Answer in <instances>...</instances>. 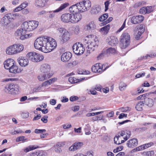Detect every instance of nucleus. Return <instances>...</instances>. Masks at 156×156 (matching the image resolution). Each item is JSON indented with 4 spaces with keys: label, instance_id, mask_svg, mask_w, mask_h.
Segmentation results:
<instances>
[{
    "label": "nucleus",
    "instance_id": "3",
    "mask_svg": "<svg viewBox=\"0 0 156 156\" xmlns=\"http://www.w3.org/2000/svg\"><path fill=\"white\" fill-rule=\"evenodd\" d=\"M23 49V46L22 44H15L8 47L6 50V52L9 55H14L20 53Z\"/></svg>",
    "mask_w": 156,
    "mask_h": 156
},
{
    "label": "nucleus",
    "instance_id": "27",
    "mask_svg": "<svg viewBox=\"0 0 156 156\" xmlns=\"http://www.w3.org/2000/svg\"><path fill=\"white\" fill-rule=\"evenodd\" d=\"M144 104H145V105L150 107L152 106L154 103L153 100L152 99L146 97L144 98Z\"/></svg>",
    "mask_w": 156,
    "mask_h": 156
},
{
    "label": "nucleus",
    "instance_id": "56",
    "mask_svg": "<svg viewBox=\"0 0 156 156\" xmlns=\"http://www.w3.org/2000/svg\"><path fill=\"white\" fill-rule=\"evenodd\" d=\"M46 12L44 10H42L37 13V15L38 16H41L45 14Z\"/></svg>",
    "mask_w": 156,
    "mask_h": 156
},
{
    "label": "nucleus",
    "instance_id": "55",
    "mask_svg": "<svg viewBox=\"0 0 156 156\" xmlns=\"http://www.w3.org/2000/svg\"><path fill=\"white\" fill-rule=\"evenodd\" d=\"M24 133L21 130L19 129L17 130H15L13 132L11 133L12 135H15L16 134L21 133Z\"/></svg>",
    "mask_w": 156,
    "mask_h": 156
},
{
    "label": "nucleus",
    "instance_id": "44",
    "mask_svg": "<svg viewBox=\"0 0 156 156\" xmlns=\"http://www.w3.org/2000/svg\"><path fill=\"white\" fill-rule=\"evenodd\" d=\"M106 69H91L92 71L94 73H101L105 70Z\"/></svg>",
    "mask_w": 156,
    "mask_h": 156
},
{
    "label": "nucleus",
    "instance_id": "40",
    "mask_svg": "<svg viewBox=\"0 0 156 156\" xmlns=\"http://www.w3.org/2000/svg\"><path fill=\"white\" fill-rule=\"evenodd\" d=\"M108 16V14L105 13L102 15L99 18V20L100 21H103L107 19Z\"/></svg>",
    "mask_w": 156,
    "mask_h": 156
},
{
    "label": "nucleus",
    "instance_id": "38",
    "mask_svg": "<svg viewBox=\"0 0 156 156\" xmlns=\"http://www.w3.org/2000/svg\"><path fill=\"white\" fill-rule=\"evenodd\" d=\"M156 56V54H151V55H147L145 56H143V57H141L140 58H139V59L140 60H142L143 59H146L147 58H153L155 57Z\"/></svg>",
    "mask_w": 156,
    "mask_h": 156
},
{
    "label": "nucleus",
    "instance_id": "11",
    "mask_svg": "<svg viewBox=\"0 0 156 156\" xmlns=\"http://www.w3.org/2000/svg\"><path fill=\"white\" fill-rule=\"evenodd\" d=\"M69 5L68 3H65L61 5L60 6L56 9L53 11L49 12L50 14H48V17L49 19L53 18L55 15V12H58L62 11L64 9L68 7Z\"/></svg>",
    "mask_w": 156,
    "mask_h": 156
},
{
    "label": "nucleus",
    "instance_id": "31",
    "mask_svg": "<svg viewBox=\"0 0 156 156\" xmlns=\"http://www.w3.org/2000/svg\"><path fill=\"white\" fill-rule=\"evenodd\" d=\"M114 142L117 144H119L124 143V141L122 140V137L118 135V136L114 138Z\"/></svg>",
    "mask_w": 156,
    "mask_h": 156
},
{
    "label": "nucleus",
    "instance_id": "42",
    "mask_svg": "<svg viewBox=\"0 0 156 156\" xmlns=\"http://www.w3.org/2000/svg\"><path fill=\"white\" fill-rule=\"evenodd\" d=\"M36 147H34V146H30L24 149V152L27 153L30 151L36 149Z\"/></svg>",
    "mask_w": 156,
    "mask_h": 156
},
{
    "label": "nucleus",
    "instance_id": "7",
    "mask_svg": "<svg viewBox=\"0 0 156 156\" xmlns=\"http://www.w3.org/2000/svg\"><path fill=\"white\" fill-rule=\"evenodd\" d=\"M27 57L30 60L34 62H38L44 59V56L41 55L35 52L28 53Z\"/></svg>",
    "mask_w": 156,
    "mask_h": 156
},
{
    "label": "nucleus",
    "instance_id": "63",
    "mask_svg": "<svg viewBox=\"0 0 156 156\" xmlns=\"http://www.w3.org/2000/svg\"><path fill=\"white\" fill-rule=\"evenodd\" d=\"M78 99V98L77 96H71L69 99L70 101H73L76 100H77Z\"/></svg>",
    "mask_w": 156,
    "mask_h": 156
},
{
    "label": "nucleus",
    "instance_id": "22",
    "mask_svg": "<svg viewBox=\"0 0 156 156\" xmlns=\"http://www.w3.org/2000/svg\"><path fill=\"white\" fill-rule=\"evenodd\" d=\"M71 23H76L79 21L82 18L81 15L79 13L72 15Z\"/></svg>",
    "mask_w": 156,
    "mask_h": 156
},
{
    "label": "nucleus",
    "instance_id": "29",
    "mask_svg": "<svg viewBox=\"0 0 156 156\" xmlns=\"http://www.w3.org/2000/svg\"><path fill=\"white\" fill-rule=\"evenodd\" d=\"M10 18L9 16H4L1 20V23L4 25H8L10 22L9 19Z\"/></svg>",
    "mask_w": 156,
    "mask_h": 156
},
{
    "label": "nucleus",
    "instance_id": "12",
    "mask_svg": "<svg viewBox=\"0 0 156 156\" xmlns=\"http://www.w3.org/2000/svg\"><path fill=\"white\" fill-rule=\"evenodd\" d=\"M3 65L5 68H14L18 67L15 62L12 58L5 60L4 62Z\"/></svg>",
    "mask_w": 156,
    "mask_h": 156
},
{
    "label": "nucleus",
    "instance_id": "53",
    "mask_svg": "<svg viewBox=\"0 0 156 156\" xmlns=\"http://www.w3.org/2000/svg\"><path fill=\"white\" fill-rule=\"evenodd\" d=\"M144 32V30L142 29V31H138L137 34L136 35L135 38L136 39L138 40H139L140 38V36Z\"/></svg>",
    "mask_w": 156,
    "mask_h": 156
},
{
    "label": "nucleus",
    "instance_id": "8",
    "mask_svg": "<svg viewBox=\"0 0 156 156\" xmlns=\"http://www.w3.org/2000/svg\"><path fill=\"white\" fill-rule=\"evenodd\" d=\"M19 90V86L17 84L11 83L5 86L4 90L6 93L15 94L18 92Z\"/></svg>",
    "mask_w": 156,
    "mask_h": 156
},
{
    "label": "nucleus",
    "instance_id": "4",
    "mask_svg": "<svg viewBox=\"0 0 156 156\" xmlns=\"http://www.w3.org/2000/svg\"><path fill=\"white\" fill-rule=\"evenodd\" d=\"M41 72L42 73L40 74L37 77L39 81H42L50 78L53 74V71L50 69H41Z\"/></svg>",
    "mask_w": 156,
    "mask_h": 156
},
{
    "label": "nucleus",
    "instance_id": "51",
    "mask_svg": "<svg viewBox=\"0 0 156 156\" xmlns=\"http://www.w3.org/2000/svg\"><path fill=\"white\" fill-rule=\"evenodd\" d=\"M101 66V63H98L92 66L91 68H102Z\"/></svg>",
    "mask_w": 156,
    "mask_h": 156
},
{
    "label": "nucleus",
    "instance_id": "15",
    "mask_svg": "<svg viewBox=\"0 0 156 156\" xmlns=\"http://www.w3.org/2000/svg\"><path fill=\"white\" fill-rule=\"evenodd\" d=\"M144 19V17L143 16H134L131 18V22L132 23L134 24L139 23L142 21Z\"/></svg>",
    "mask_w": 156,
    "mask_h": 156
},
{
    "label": "nucleus",
    "instance_id": "45",
    "mask_svg": "<svg viewBox=\"0 0 156 156\" xmlns=\"http://www.w3.org/2000/svg\"><path fill=\"white\" fill-rule=\"evenodd\" d=\"M80 70L79 71L78 74H89L90 72L89 71L86 70L84 69H80Z\"/></svg>",
    "mask_w": 156,
    "mask_h": 156
},
{
    "label": "nucleus",
    "instance_id": "24",
    "mask_svg": "<svg viewBox=\"0 0 156 156\" xmlns=\"http://www.w3.org/2000/svg\"><path fill=\"white\" fill-rule=\"evenodd\" d=\"M96 26L94 21H91L86 25L84 29L87 30H94L96 28Z\"/></svg>",
    "mask_w": 156,
    "mask_h": 156
},
{
    "label": "nucleus",
    "instance_id": "50",
    "mask_svg": "<svg viewBox=\"0 0 156 156\" xmlns=\"http://www.w3.org/2000/svg\"><path fill=\"white\" fill-rule=\"evenodd\" d=\"M41 87L39 86L37 87L34 88L32 89L33 92H37L40 91L41 90Z\"/></svg>",
    "mask_w": 156,
    "mask_h": 156
},
{
    "label": "nucleus",
    "instance_id": "47",
    "mask_svg": "<svg viewBox=\"0 0 156 156\" xmlns=\"http://www.w3.org/2000/svg\"><path fill=\"white\" fill-rule=\"evenodd\" d=\"M146 7V11L147 12V13H149L152 12L154 10V7L153 6H148Z\"/></svg>",
    "mask_w": 156,
    "mask_h": 156
},
{
    "label": "nucleus",
    "instance_id": "32",
    "mask_svg": "<svg viewBox=\"0 0 156 156\" xmlns=\"http://www.w3.org/2000/svg\"><path fill=\"white\" fill-rule=\"evenodd\" d=\"M77 5H78V8H79V12L82 13L86 11V9L84 8V4L82 1L77 3Z\"/></svg>",
    "mask_w": 156,
    "mask_h": 156
},
{
    "label": "nucleus",
    "instance_id": "54",
    "mask_svg": "<svg viewBox=\"0 0 156 156\" xmlns=\"http://www.w3.org/2000/svg\"><path fill=\"white\" fill-rule=\"evenodd\" d=\"M46 131V130L45 129H36L35 130V132L37 133H42L45 132Z\"/></svg>",
    "mask_w": 156,
    "mask_h": 156
},
{
    "label": "nucleus",
    "instance_id": "17",
    "mask_svg": "<svg viewBox=\"0 0 156 156\" xmlns=\"http://www.w3.org/2000/svg\"><path fill=\"white\" fill-rule=\"evenodd\" d=\"M19 65L22 67H25L27 66L29 63L28 60L25 57L21 56L17 59Z\"/></svg>",
    "mask_w": 156,
    "mask_h": 156
},
{
    "label": "nucleus",
    "instance_id": "28",
    "mask_svg": "<svg viewBox=\"0 0 156 156\" xmlns=\"http://www.w3.org/2000/svg\"><path fill=\"white\" fill-rule=\"evenodd\" d=\"M110 29V25L108 24L106 26L101 28L100 31L102 34L106 35L108 33V32Z\"/></svg>",
    "mask_w": 156,
    "mask_h": 156
},
{
    "label": "nucleus",
    "instance_id": "19",
    "mask_svg": "<svg viewBox=\"0 0 156 156\" xmlns=\"http://www.w3.org/2000/svg\"><path fill=\"white\" fill-rule=\"evenodd\" d=\"M118 39L114 36H111L106 39V42L111 46L116 45L118 43Z\"/></svg>",
    "mask_w": 156,
    "mask_h": 156
},
{
    "label": "nucleus",
    "instance_id": "39",
    "mask_svg": "<svg viewBox=\"0 0 156 156\" xmlns=\"http://www.w3.org/2000/svg\"><path fill=\"white\" fill-rule=\"evenodd\" d=\"M127 86V85L126 83L123 82H121L119 85V89L121 91H123L125 89Z\"/></svg>",
    "mask_w": 156,
    "mask_h": 156
},
{
    "label": "nucleus",
    "instance_id": "1",
    "mask_svg": "<svg viewBox=\"0 0 156 156\" xmlns=\"http://www.w3.org/2000/svg\"><path fill=\"white\" fill-rule=\"evenodd\" d=\"M48 36H42L37 38L34 41V48L44 52L47 53L50 50V48L47 45Z\"/></svg>",
    "mask_w": 156,
    "mask_h": 156
},
{
    "label": "nucleus",
    "instance_id": "6",
    "mask_svg": "<svg viewBox=\"0 0 156 156\" xmlns=\"http://www.w3.org/2000/svg\"><path fill=\"white\" fill-rule=\"evenodd\" d=\"M39 24L38 21L36 20L25 22L23 23V27L26 29L27 31L33 30L36 29Z\"/></svg>",
    "mask_w": 156,
    "mask_h": 156
},
{
    "label": "nucleus",
    "instance_id": "2",
    "mask_svg": "<svg viewBox=\"0 0 156 156\" xmlns=\"http://www.w3.org/2000/svg\"><path fill=\"white\" fill-rule=\"evenodd\" d=\"M85 43L86 49L87 52L90 53L94 51V48L97 46L98 44V37L94 35H90L87 36L85 37Z\"/></svg>",
    "mask_w": 156,
    "mask_h": 156
},
{
    "label": "nucleus",
    "instance_id": "43",
    "mask_svg": "<svg viewBox=\"0 0 156 156\" xmlns=\"http://www.w3.org/2000/svg\"><path fill=\"white\" fill-rule=\"evenodd\" d=\"M68 80L69 82L72 83H76L79 81L78 79H76L75 78L73 77H70Z\"/></svg>",
    "mask_w": 156,
    "mask_h": 156
},
{
    "label": "nucleus",
    "instance_id": "34",
    "mask_svg": "<svg viewBox=\"0 0 156 156\" xmlns=\"http://www.w3.org/2000/svg\"><path fill=\"white\" fill-rule=\"evenodd\" d=\"M144 103L142 101H140L138 102L136 106V108L137 110L140 111L143 110V107Z\"/></svg>",
    "mask_w": 156,
    "mask_h": 156
},
{
    "label": "nucleus",
    "instance_id": "60",
    "mask_svg": "<svg viewBox=\"0 0 156 156\" xmlns=\"http://www.w3.org/2000/svg\"><path fill=\"white\" fill-rule=\"evenodd\" d=\"M48 118V116H47L45 115L41 119V120L44 123H46L48 122V119L47 118Z\"/></svg>",
    "mask_w": 156,
    "mask_h": 156
},
{
    "label": "nucleus",
    "instance_id": "20",
    "mask_svg": "<svg viewBox=\"0 0 156 156\" xmlns=\"http://www.w3.org/2000/svg\"><path fill=\"white\" fill-rule=\"evenodd\" d=\"M48 0H36L35 6L39 8H43L46 6Z\"/></svg>",
    "mask_w": 156,
    "mask_h": 156
},
{
    "label": "nucleus",
    "instance_id": "41",
    "mask_svg": "<svg viewBox=\"0 0 156 156\" xmlns=\"http://www.w3.org/2000/svg\"><path fill=\"white\" fill-rule=\"evenodd\" d=\"M116 52V50L114 48H109L107 50V53L109 54H115Z\"/></svg>",
    "mask_w": 156,
    "mask_h": 156
},
{
    "label": "nucleus",
    "instance_id": "9",
    "mask_svg": "<svg viewBox=\"0 0 156 156\" xmlns=\"http://www.w3.org/2000/svg\"><path fill=\"white\" fill-rule=\"evenodd\" d=\"M73 50L74 53L77 55H80L83 54L85 48L83 44L79 43H76L73 46Z\"/></svg>",
    "mask_w": 156,
    "mask_h": 156
},
{
    "label": "nucleus",
    "instance_id": "37",
    "mask_svg": "<svg viewBox=\"0 0 156 156\" xmlns=\"http://www.w3.org/2000/svg\"><path fill=\"white\" fill-rule=\"evenodd\" d=\"M27 138H25V137L23 136H21L16 138V142H19L22 141L23 142H24L27 141Z\"/></svg>",
    "mask_w": 156,
    "mask_h": 156
},
{
    "label": "nucleus",
    "instance_id": "57",
    "mask_svg": "<svg viewBox=\"0 0 156 156\" xmlns=\"http://www.w3.org/2000/svg\"><path fill=\"white\" fill-rule=\"evenodd\" d=\"M145 147L144 146V144L141 145L139 147H138L136 148V151H139L140 150H143L145 149L144 148Z\"/></svg>",
    "mask_w": 156,
    "mask_h": 156
},
{
    "label": "nucleus",
    "instance_id": "61",
    "mask_svg": "<svg viewBox=\"0 0 156 156\" xmlns=\"http://www.w3.org/2000/svg\"><path fill=\"white\" fill-rule=\"evenodd\" d=\"M154 144L152 142H150L149 143L145 144H144V146L145 147L144 148L145 149L153 145Z\"/></svg>",
    "mask_w": 156,
    "mask_h": 156
},
{
    "label": "nucleus",
    "instance_id": "21",
    "mask_svg": "<svg viewBox=\"0 0 156 156\" xmlns=\"http://www.w3.org/2000/svg\"><path fill=\"white\" fill-rule=\"evenodd\" d=\"M137 145L138 140L136 138L131 139L128 141L126 143V145L129 148H133Z\"/></svg>",
    "mask_w": 156,
    "mask_h": 156
},
{
    "label": "nucleus",
    "instance_id": "52",
    "mask_svg": "<svg viewBox=\"0 0 156 156\" xmlns=\"http://www.w3.org/2000/svg\"><path fill=\"white\" fill-rule=\"evenodd\" d=\"M41 67V68H51L50 65L47 63H44L42 64Z\"/></svg>",
    "mask_w": 156,
    "mask_h": 156
},
{
    "label": "nucleus",
    "instance_id": "13",
    "mask_svg": "<svg viewBox=\"0 0 156 156\" xmlns=\"http://www.w3.org/2000/svg\"><path fill=\"white\" fill-rule=\"evenodd\" d=\"M48 44L47 45L48 47H49L50 49V50L49 51L47 52V53L51 51L52 50L55 49L57 46V43L52 38V37H49L48 36Z\"/></svg>",
    "mask_w": 156,
    "mask_h": 156
},
{
    "label": "nucleus",
    "instance_id": "23",
    "mask_svg": "<svg viewBox=\"0 0 156 156\" xmlns=\"http://www.w3.org/2000/svg\"><path fill=\"white\" fill-rule=\"evenodd\" d=\"M72 54L69 52H65L63 53L61 56V60L64 62L69 61L71 58Z\"/></svg>",
    "mask_w": 156,
    "mask_h": 156
},
{
    "label": "nucleus",
    "instance_id": "26",
    "mask_svg": "<svg viewBox=\"0 0 156 156\" xmlns=\"http://www.w3.org/2000/svg\"><path fill=\"white\" fill-rule=\"evenodd\" d=\"M78 5L77 3L72 5L69 8V11L70 13H74L79 12Z\"/></svg>",
    "mask_w": 156,
    "mask_h": 156
},
{
    "label": "nucleus",
    "instance_id": "64",
    "mask_svg": "<svg viewBox=\"0 0 156 156\" xmlns=\"http://www.w3.org/2000/svg\"><path fill=\"white\" fill-rule=\"evenodd\" d=\"M22 9L26 8L27 6V2H25L20 5Z\"/></svg>",
    "mask_w": 156,
    "mask_h": 156
},
{
    "label": "nucleus",
    "instance_id": "5",
    "mask_svg": "<svg viewBox=\"0 0 156 156\" xmlns=\"http://www.w3.org/2000/svg\"><path fill=\"white\" fill-rule=\"evenodd\" d=\"M130 36L127 33H123L121 36L120 46L121 48H125L130 44Z\"/></svg>",
    "mask_w": 156,
    "mask_h": 156
},
{
    "label": "nucleus",
    "instance_id": "46",
    "mask_svg": "<svg viewBox=\"0 0 156 156\" xmlns=\"http://www.w3.org/2000/svg\"><path fill=\"white\" fill-rule=\"evenodd\" d=\"M145 2H137L134 5V7L136 8L144 4Z\"/></svg>",
    "mask_w": 156,
    "mask_h": 156
},
{
    "label": "nucleus",
    "instance_id": "33",
    "mask_svg": "<svg viewBox=\"0 0 156 156\" xmlns=\"http://www.w3.org/2000/svg\"><path fill=\"white\" fill-rule=\"evenodd\" d=\"M32 154H33V156H47L46 153L43 151L34 152Z\"/></svg>",
    "mask_w": 156,
    "mask_h": 156
},
{
    "label": "nucleus",
    "instance_id": "14",
    "mask_svg": "<svg viewBox=\"0 0 156 156\" xmlns=\"http://www.w3.org/2000/svg\"><path fill=\"white\" fill-rule=\"evenodd\" d=\"M118 135L122 137V140L124 141V142L129 138L131 135V133L129 131H121L118 133Z\"/></svg>",
    "mask_w": 156,
    "mask_h": 156
},
{
    "label": "nucleus",
    "instance_id": "48",
    "mask_svg": "<svg viewBox=\"0 0 156 156\" xmlns=\"http://www.w3.org/2000/svg\"><path fill=\"white\" fill-rule=\"evenodd\" d=\"M140 12L142 14H146L147 13L146 7H143L140 9Z\"/></svg>",
    "mask_w": 156,
    "mask_h": 156
},
{
    "label": "nucleus",
    "instance_id": "62",
    "mask_svg": "<svg viewBox=\"0 0 156 156\" xmlns=\"http://www.w3.org/2000/svg\"><path fill=\"white\" fill-rule=\"evenodd\" d=\"M129 108L128 107H122L119 108V109L122 112H126V111L129 110Z\"/></svg>",
    "mask_w": 156,
    "mask_h": 156
},
{
    "label": "nucleus",
    "instance_id": "59",
    "mask_svg": "<svg viewBox=\"0 0 156 156\" xmlns=\"http://www.w3.org/2000/svg\"><path fill=\"white\" fill-rule=\"evenodd\" d=\"M113 19V18L112 17H109L108 20H106L105 21H104V22H103L102 23V25H106V24H107L108 23L110 22Z\"/></svg>",
    "mask_w": 156,
    "mask_h": 156
},
{
    "label": "nucleus",
    "instance_id": "25",
    "mask_svg": "<svg viewBox=\"0 0 156 156\" xmlns=\"http://www.w3.org/2000/svg\"><path fill=\"white\" fill-rule=\"evenodd\" d=\"M23 24L21 26V28L18 29L15 32V35L16 36H20L22 35H24L27 31L26 29H24L23 27Z\"/></svg>",
    "mask_w": 156,
    "mask_h": 156
},
{
    "label": "nucleus",
    "instance_id": "36",
    "mask_svg": "<svg viewBox=\"0 0 156 156\" xmlns=\"http://www.w3.org/2000/svg\"><path fill=\"white\" fill-rule=\"evenodd\" d=\"M9 71L12 73H18L23 71V69H7Z\"/></svg>",
    "mask_w": 156,
    "mask_h": 156
},
{
    "label": "nucleus",
    "instance_id": "18",
    "mask_svg": "<svg viewBox=\"0 0 156 156\" xmlns=\"http://www.w3.org/2000/svg\"><path fill=\"white\" fill-rule=\"evenodd\" d=\"M71 17H72V14L69 13H65L61 16V21L64 23H71Z\"/></svg>",
    "mask_w": 156,
    "mask_h": 156
},
{
    "label": "nucleus",
    "instance_id": "16",
    "mask_svg": "<svg viewBox=\"0 0 156 156\" xmlns=\"http://www.w3.org/2000/svg\"><path fill=\"white\" fill-rule=\"evenodd\" d=\"M83 145V142H76L69 147V150L70 151H74L78 149H80Z\"/></svg>",
    "mask_w": 156,
    "mask_h": 156
},
{
    "label": "nucleus",
    "instance_id": "10",
    "mask_svg": "<svg viewBox=\"0 0 156 156\" xmlns=\"http://www.w3.org/2000/svg\"><path fill=\"white\" fill-rule=\"evenodd\" d=\"M58 30L60 32L62 33L61 37V41L62 42L64 43L69 40L70 35L67 30L63 28H58Z\"/></svg>",
    "mask_w": 156,
    "mask_h": 156
},
{
    "label": "nucleus",
    "instance_id": "30",
    "mask_svg": "<svg viewBox=\"0 0 156 156\" xmlns=\"http://www.w3.org/2000/svg\"><path fill=\"white\" fill-rule=\"evenodd\" d=\"M82 2H83L84 9H86V11L89 10L91 6L90 2L88 0H86L82 1Z\"/></svg>",
    "mask_w": 156,
    "mask_h": 156
},
{
    "label": "nucleus",
    "instance_id": "49",
    "mask_svg": "<svg viewBox=\"0 0 156 156\" xmlns=\"http://www.w3.org/2000/svg\"><path fill=\"white\" fill-rule=\"evenodd\" d=\"M111 65L107 63H105L103 64H101V68H108L111 67Z\"/></svg>",
    "mask_w": 156,
    "mask_h": 156
},
{
    "label": "nucleus",
    "instance_id": "58",
    "mask_svg": "<svg viewBox=\"0 0 156 156\" xmlns=\"http://www.w3.org/2000/svg\"><path fill=\"white\" fill-rule=\"evenodd\" d=\"M57 80V78L55 77L52 78L48 80V82H49V85H51V84L52 83H53Z\"/></svg>",
    "mask_w": 156,
    "mask_h": 156
},
{
    "label": "nucleus",
    "instance_id": "35",
    "mask_svg": "<svg viewBox=\"0 0 156 156\" xmlns=\"http://www.w3.org/2000/svg\"><path fill=\"white\" fill-rule=\"evenodd\" d=\"M101 9L99 6H95V8L92 10L91 13L93 14H98L100 12Z\"/></svg>",
    "mask_w": 156,
    "mask_h": 156
}]
</instances>
